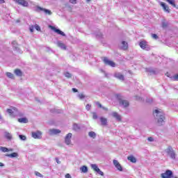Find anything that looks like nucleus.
<instances>
[{
	"label": "nucleus",
	"instance_id": "obj_53",
	"mask_svg": "<svg viewBox=\"0 0 178 178\" xmlns=\"http://www.w3.org/2000/svg\"><path fill=\"white\" fill-rule=\"evenodd\" d=\"M13 44H16V42H13Z\"/></svg>",
	"mask_w": 178,
	"mask_h": 178
},
{
	"label": "nucleus",
	"instance_id": "obj_28",
	"mask_svg": "<svg viewBox=\"0 0 178 178\" xmlns=\"http://www.w3.org/2000/svg\"><path fill=\"white\" fill-rule=\"evenodd\" d=\"M168 77H170L174 81H178V74H175L173 76H170V74H167Z\"/></svg>",
	"mask_w": 178,
	"mask_h": 178
},
{
	"label": "nucleus",
	"instance_id": "obj_25",
	"mask_svg": "<svg viewBox=\"0 0 178 178\" xmlns=\"http://www.w3.org/2000/svg\"><path fill=\"white\" fill-rule=\"evenodd\" d=\"M6 156H8V158H17V156H19V154L16 152H13L10 154H6Z\"/></svg>",
	"mask_w": 178,
	"mask_h": 178
},
{
	"label": "nucleus",
	"instance_id": "obj_37",
	"mask_svg": "<svg viewBox=\"0 0 178 178\" xmlns=\"http://www.w3.org/2000/svg\"><path fill=\"white\" fill-rule=\"evenodd\" d=\"M65 77H67V79H70L72 77V74H70V72H65Z\"/></svg>",
	"mask_w": 178,
	"mask_h": 178
},
{
	"label": "nucleus",
	"instance_id": "obj_41",
	"mask_svg": "<svg viewBox=\"0 0 178 178\" xmlns=\"http://www.w3.org/2000/svg\"><path fill=\"white\" fill-rule=\"evenodd\" d=\"M86 111H90L91 109V104H87L86 106Z\"/></svg>",
	"mask_w": 178,
	"mask_h": 178
},
{
	"label": "nucleus",
	"instance_id": "obj_14",
	"mask_svg": "<svg viewBox=\"0 0 178 178\" xmlns=\"http://www.w3.org/2000/svg\"><path fill=\"white\" fill-rule=\"evenodd\" d=\"M16 2L19 4L21 5L22 6L27 7L29 6V2L26 0H16Z\"/></svg>",
	"mask_w": 178,
	"mask_h": 178
},
{
	"label": "nucleus",
	"instance_id": "obj_48",
	"mask_svg": "<svg viewBox=\"0 0 178 178\" xmlns=\"http://www.w3.org/2000/svg\"><path fill=\"white\" fill-rule=\"evenodd\" d=\"M3 166H5V164H3V163L0 162V167L3 168Z\"/></svg>",
	"mask_w": 178,
	"mask_h": 178
},
{
	"label": "nucleus",
	"instance_id": "obj_44",
	"mask_svg": "<svg viewBox=\"0 0 178 178\" xmlns=\"http://www.w3.org/2000/svg\"><path fill=\"white\" fill-rule=\"evenodd\" d=\"M70 3H73L74 5H75V3H77V0H70Z\"/></svg>",
	"mask_w": 178,
	"mask_h": 178
},
{
	"label": "nucleus",
	"instance_id": "obj_52",
	"mask_svg": "<svg viewBox=\"0 0 178 178\" xmlns=\"http://www.w3.org/2000/svg\"><path fill=\"white\" fill-rule=\"evenodd\" d=\"M0 120H2V115L0 114Z\"/></svg>",
	"mask_w": 178,
	"mask_h": 178
},
{
	"label": "nucleus",
	"instance_id": "obj_54",
	"mask_svg": "<svg viewBox=\"0 0 178 178\" xmlns=\"http://www.w3.org/2000/svg\"><path fill=\"white\" fill-rule=\"evenodd\" d=\"M91 0H87L88 2H90Z\"/></svg>",
	"mask_w": 178,
	"mask_h": 178
},
{
	"label": "nucleus",
	"instance_id": "obj_4",
	"mask_svg": "<svg viewBox=\"0 0 178 178\" xmlns=\"http://www.w3.org/2000/svg\"><path fill=\"white\" fill-rule=\"evenodd\" d=\"M36 12H44L45 13V15H49V16H51V15H52V12H51V10L47 9V8H44L40 6H36V9H35Z\"/></svg>",
	"mask_w": 178,
	"mask_h": 178
},
{
	"label": "nucleus",
	"instance_id": "obj_18",
	"mask_svg": "<svg viewBox=\"0 0 178 178\" xmlns=\"http://www.w3.org/2000/svg\"><path fill=\"white\" fill-rule=\"evenodd\" d=\"M49 133L51 136H54L56 134H59V133H60V130L59 129H49Z\"/></svg>",
	"mask_w": 178,
	"mask_h": 178
},
{
	"label": "nucleus",
	"instance_id": "obj_49",
	"mask_svg": "<svg viewBox=\"0 0 178 178\" xmlns=\"http://www.w3.org/2000/svg\"><path fill=\"white\" fill-rule=\"evenodd\" d=\"M150 74H155V71L151 70V71H150Z\"/></svg>",
	"mask_w": 178,
	"mask_h": 178
},
{
	"label": "nucleus",
	"instance_id": "obj_12",
	"mask_svg": "<svg viewBox=\"0 0 178 178\" xmlns=\"http://www.w3.org/2000/svg\"><path fill=\"white\" fill-rule=\"evenodd\" d=\"M41 136H42V133L40 131L32 132V137L35 139L41 138Z\"/></svg>",
	"mask_w": 178,
	"mask_h": 178
},
{
	"label": "nucleus",
	"instance_id": "obj_2",
	"mask_svg": "<svg viewBox=\"0 0 178 178\" xmlns=\"http://www.w3.org/2000/svg\"><path fill=\"white\" fill-rule=\"evenodd\" d=\"M165 152L167 154V156H169L173 161L176 159V152L172 146H168V148L165 149Z\"/></svg>",
	"mask_w": 178,
	"mask_h": 178
},
{
	"label": "nucleus",
	"instance_id": "obj_42",
	"mask_svg": "<svg viewBox=\"0 0 178 178\" xmlns=\"http://www.w3.org/2000/svg\"><path fill=\"white\" fill-rule=\"evenodd\" d=\"M92 118L93 119H98V115H97V113H92Z\"/></svg>",
	"mask_w": 178,
	"mask_h": 178
},
{
	"label": "nucleus",
	"instance_id": "obj_10",
	"mask_svg": "<svg viewBox=\"0 0 178 178\" xmlns=\"http://www.w3.org/2000/svg\"><path fill=\"white\" fill-rule=\"evenodd\" d=\"M113 163L116 169H118V170H119L120 172H123V168L122 167L119 161H118V160H113Z\"/></svg>",
	"mask_w": 178,
	"mask_h": 178
},
{
	"label": "nucleus",
	"instance_id": "obj_45",
	"mask_svg": "<svg viewBox=\"0 0 178 178\" xmlns=\"http://www.w3.org/2000/svg\"><path fill=\"white\" fill-rule=\"evenodd\" d=\"M147 141H149L150 143H152V141H154V138H152V137H149V138H147Z\"/></svg>",
	"mask_w": 178,
	"mask_h": 178
},
{
	"label": "nucleus",
	"instance_id": "obj_35",
	"mask_svg": "<svg viewBox=\"0 0 178 178\" xmlns=\"http://www.w3.org/2000/svg\"><path fill=\"white\" fill-rule=\"evenodd\" d=\"M78 97H79V99H84V98H86V95H84V94H83V93L78 95Z\"/></svg>",
	"mask_w": 178,
	"mask_h": 178
},
{
	"label": "nucleus",
	"instance_id": "obj_33",
	"mask_svg": "<svg viewBox=\"0 0 178 178\" xmlns=\"http://www.w3.org/2000/svg\"><path fill=\"white\" fill-rule=\"evenodd\" d=\"M0 151H2V152H9V149L5 147H0Z\"/></svg>",
	"mask_w": 178,
	"mask_h": 178
},
{
	"label": "nucleus",
	"instance_id": "obj_36",
	"mask_svg": "<svg viewBox=\"0 0 178 178\" xmlns=\"http://www.w3.org/2000/svg\"><path fill=\"white\" fill-rule=\"evenodd\" d=\"M73 129L74 130H80V127L77 124H74Z\"/></svg>",
	"mask_w": 178,
	"mask_h": 178
},
{
	"label": "nucleus",
	"instance_id": "obj_31",
	"mask_svg": "<svg viewBox=\"0 0 178 178\" xmlns=\"http://www.w3.org/2000/svg\"><path fill=\"white\" fill-rule=\"evenodd\" d=\"M88 136L91 138H95L97 137V134H95V132H94V131H90L88 133Z\"/></svg>",
	"mask_w": 178,
	"mask_h": 178
},
{
	"label": "nucleus",
	"instance_id": "obj_39",
	"mask_svg": "<svg viewBox=\"0 0 178 178\" xmlns=\"http://www.w3.org/2000/svg\"><path fill=\"white\" fill-rule=\"evenodd\" d=\"M96 37H97V38H102V33H100V32L96 33Z\"/></svg>",
	"mask_w": 178,
	"mask_h": 178
},
{
	"label": "nucleus",
	"instance_id": "obj_43",
	"mask_svg": "<svg viewBox=\"0 0 178 178\" xmlns=\"http://www.w3.org/2000/svg\"><path fill=\"white\" fill-rule=\"evenodd\" d=\"M152 37L154 40H158V35H156V34H152Z\"/></svg>",
	"mask_w": 178,
	"mask_h": 178
},
{
	"label": "nucleus",
	"instance_id": "obj_47",
	"mask_svg": "<svg viewBox=\"0 0 178 178\" xmlns=\"http://www.w3.org/2000/svg\"><path fill=\"white\" fill-rule=\"evenodd\" d=\"M72 91H73V92H77L78 90L76 88H73Z\"/></svg>",
	"mask_w": 178,
	"mask_h": 178
},
{
	"label": "nucleus",
	"instance_id": "obj_3",
	"mask_svg": "<svg viewBox=\"0 0 178 178\" xmlns=\"http://www.w3.org/2000/svg\"><path fill=\"white\" fill-rule=\"evenodd\" d=\"M139 46L142 49H144L145 51H150L151 50V46L148 44L147 41L142 40L139 42Z\"/></svg>",
	"mask_w": 178,
	"mask_h": 178
},
{
	"label": "nucleus",
	"instance_id": "obj_24",
	"mask_svg": "<svg viewBox=\"0 0 178 178\" xmlns=\"http://www.w3.org/2000/svg\"><path fill=\"white\" fill-rule=\"evenodd\" d=\"M127 48H129V44H127V42H126V41H122V49L126 50L127 49Z\"/></svg>",
	"mask_w": 178,
	"mask_h": 178
},
{
	"label": "nucleus",
	"instance_id": "obj_26",
	"mask_svg": "<svg viewBox=\"0 0 178 178\" xmlns=\"http://www.w3.org/2000/svg\"><path fill=\"white\" fill-rule=\"evenodd\" d=\"M96 105L97 106H98V108H102V109H103L104 111H108V108L103 106V105L101 104V103H99V102H96Z\"/></svg>",
	"mask_w": 178,
	"mask_h": 178
},
{
	"label": "nucleus",
	"instance_id": "obj_15",
	"mask_svg": "<svg viewBox=\"0 0 178 178\" xmlns=\"http://www.w3.org/2000/svg\"><path fill=\"white\" fill-rule=\"evenodd\" d=\"M161 6H162L163 10H165V12H166L167 13H170V9H169V6H168L166 5V3L161 2Z\"/></svg>",
	"mask_w": 178,
	"mask_h": 178
},
{
	"label": "nucleus",
	"instance_id": "obj_50",
	"mask_svg": "<svg viewBox=\"0 0 178 178\" xmlns=\"http://www.w3.org/2000/svg\"><path fill=\"white\" fill-rule=\"evenodd\" d=\"M56 161L57 163H60V161L58 159H56Z\"/></svg>",
	"mask_w": 178,
	"mask_h": 178
},
{
	"label": "nucleus",
	"instance_id": "obj_17",
	"mask_svg": "<svg viewBox=\"0 0 178 178\" xmlns=\"http://www.w3.org/2000/svg\"><path fill=\"white\" fill-rule=\"evenodd\" d=\"M120 106H122V108H127L129 106V101L127 100H120Z\"/></svg>",
	"mask_w": 178,
	"mask_h": 178
},
{
	"label": "nucleus",
	"instance_id": "obj_5",
	"mask_svg": "<svg viewBox=\"0 0 178 178\" xmlns=\"http://www.w3.org/2000/svg\"><path fill=\"white\" fill-rule=\"evenodd\" d=\"M161 178H172L173 177V172L170 170H167L164 173L161 174Z\"/></svg>",
	"mask_w": 178,
	"mask_h": 178
},
{
	"label": "nucleus",
	"instance_id": "obj_7",
	"mask_svg": "<svg viewBox=\"0 0 178 178\" xmlns=\"http://www.w3.org/2000/svg\"><path fill=\"white\" fill-rule=\"evenodd\" d=\"M103 62L105 63V65H108V66H111V67H115L116 66V64L113 63V61L110 60L106 57L104 58Z\"/></svg>",
	"mask_w": 178,
	"mask_h": 178
},
{
	"label": "nucleus",
	"instance_id": "obj_55",
	"mask_svg": "<svg viewBox=\"0 0 178 178\" xmlns=\"http://www.w3.org/2000/svg\"><path fill=\"white\" fill-rule=\"evenodd\" d=\"M175 178H178V177H175Z\"/></svg>",
	"mask_w": 178,
	"mask_h": 178
},
{
	"label": "nucleus",
	"instance_id": "obj_30",
	"mask_svg": "<svg viewBox=\"0 0 178 178\" xmlns=\"http://www.w3.org/2000/svg\"><path fill=\"white\" fill-rule=\"evenodd\" d=\"M18 122L19 123H27V122H29V120H27V118H22L18 119Z\"/></svg>",
	"mask_w": 178,
	"mask_h": 178
},
{
	"label": "nucleus",
	"instance_id": "obj_29",
	"mask_svg": "<svg viewBox=\"0 0 178 178\" xmlns=\"http://www.w3.org/2000/svg\"><path fill=\"white\" fill-rule=\"evenodd\" d=\"M81 170L83 173H87L88 172V168L86 165L81 167Z\"/></svg>",
	"mask_w": 178,
	"mask_h": 178
},
{
	"label": "nucleus",
	"instance_id": "obj_13",
	"mask_svg": "<svg viewBox=\"0 0 178 178\" xmlns=\"http://www.w3.org/2000/svg\"><path fill=\"white\" fill-rule=\"evenodd\" d=\"M114 77H115V79H118V80H120L121 81H124V76L120 72H115L114 74Z\"/></svg>",
	"mask_w": 178,
	"mask_h": 178
},
{
	"label": "nucleus",
	"instance_id": "obj_27",
	"mask_svg": "<svg viewBox=\"0 0 178 178\" xmlns=\"http://www.w3.org/2000/svg\"><path fill=\"white\" fill-rule=\"evenodd\" d=\"M4 136L7 140H12V134L9 132H5Z\"/></svg>",
	"mask_w": 178,
	"mask_h": 178
},
{
	"label": "nucleus",
	"instance_id": "obj_6",
	"mask_svg": "<svg viewBox=\"0 0 178 178\" xmlns=\"http://www.w3.org/2000/svg\"><path fill=\"white\" fill-rule=\"evenodd\" d=\"M91 168L96 172V173H98V175H100V176H104V172H102L99 168H98V165L97 164H91Z\"/></svg>",
	"mask_w": 178,
	"mask_h": 178
},
{
	"label": "nucleus",
	"instance_id": "obj_9",
	"mask_svg": "<svg viewBox=\"0 0 178 178\" xmlns=\"http://www.w3.org/2000/svg\"><path fill=\"white\" fill-rule=\"evenodd\" d=\"M51 29L53 30V31H54L55 33H56L57 34H59L60 35H62L63 37H66V34H65L63 33V31H60V29H56L55 26H49Z\"/></svg>",
	"mask_w": 178,
	"mask_h": 178
},
{
	"label": "nucleus",
	"instance_id": "obj_32",
	"mask_svg": "<svg viewBox=\"0 0 178 178\" xmlns=\"http://www.w3.org/2000/svg\"><path fill=\"white\" fill-rule=\"evenodd\" d=\"M7 77H8V79H12L13 80V79H15V75H13V74L10 73V72H6V73Z\"/></svg>",
	"mask_w": 178,
	"mask_h": 178
},
{
	"label": "nucleus",
	"instance_id": "obj_8",
	"mask_svg": "<svg viewBox=\"0 0 178 178\" xmlns=\"http://www.w3.org/2000/svg\"><path fill=\"white\" fill-rule=\"evenodd\" d=\"M72 136H73L72 133H69L66 135L65 138V143L67 145H70V144H72Z\"/></svg>",
	"mask_w": 178,
	"mask_h": 178
},
{
	"label": "nucleus",
	"instance_id": "obj_34",
	"mask_svg": "<svg viewBox=\"0 0 178 178\" xmlns=\"http://www.w3.org/2000/svg\"><path fill=\"white\" fill-rule=\"evenodd\" d=\"M19 138H20V140H22V141H26V137L24 135H19Z\"/></svg>",
	"mask_w": 178,
	"mask_h": 178
},
{
	"label": "nucleus",
	"instance_id": "obj_21",
	"mask_svg": "<svg viewBox=\"0 0 178 178\" xmlns=\"http://www.w3.org/2000/svg\"><path fill=\"white\" fill-rule=\"evenodd\" d=\"M127 159L128 161H130V162H132V163H136L137 162V159L134 156H129Z\"/></svg>",
	"mask_w": 178,
	"mask_h": 178
},
{
	"label": "nucleus",
	"instance_id": "obj_11",
	"mask_svg": "<svg viewBox=\"0 0 178 178\" xmlns=\"http://www.w3.org/2000/svg\"><path fill=\"white\" fill-rule=\"evenodd\" d=\"M111 116H113V118H115V119H116L118 122H122V116L119 115L118 112L113 111V113H111Z\"/></svg>",
	"mask_w": 178,
	"mask_h": 178
},
{
	"label": "nucleus",
	"instance_id": "obj_46",
	"mask_svg": "<svg viewBox=\"0 0 178 178\" xmlns=\"http://www.w3.org/2000/svg\"><path fill=\"white\" fill-rule=\"evenodd\" d=\"M29 30L31 31V33H33L34 32V27L32 26L29 28Z\"/></svg>",
	"mask_w": 178,
	"mask_h": 178
},
{
	"label": "nucleus",
	"instance_id": "obj_20",
	"mask_svg": "<svg viewBox=\"0 0 178 178\" xmlns=\"http://www.w3.org/2000/svg\"><path fill=\"white\" fill-rule=\"evenodd\" d=\"M16 111V108H14L13 109H7L8 113H9L10 116H12L13 118H15V111Z\"/></svg>",
	"mask_w": 178,
	"mask_h": 178
},
{
	"label": "nucleus",
	"instance_id": "obj_40",
	"mask_svg": "<svg viewBox=\"0 0 178 178\" xmlns=\"http://www.w3.org/2000/svg\"><path fill=\"white\" fill-rule=\"evenodd\" d=\"M35 29L37 30V31H40L41 30V28L38 24L35 25Z\"/></svg>",
	"mask_w": 178,
	"mask_h": 178
},
{
	"label": "nucleus",
	"instance_id": "obj_23",
	"mask_svg": "<svg viewBox=\"0 0 178 178\" xmlns=\"http://www.w3.org/2000/svg\"><path fill=\"white\" fill-rule=\"evenodd\" d=\"M161 26L163 29H166V27L169 26V22H168L165 19H163L161 22Z\"/></svg>",
	"mask_w": 178,
	"mask_h": 178
},
{
	"label": "nucleus",
	"instance_id": "obj_16",
	"mask_svg": "<svg viewBox=\"0 0 178 178\" xmlns=\"http://www.w3.org/2000/svg\"><path fill=\"white\" fill-rule=\"evenodd\" d=\"M57 46L60 48L61 49H63L64 51H65L66 49V44L65 43H63L62 41L59 40L57 42Z\"/></svg>",
	"mask_w": 178,
	"mask_h": 178
},
{
	"label": "nucleus",
	"instance_id": "obj_51",
	"mask_svg": "<svg viewBox=\"0 0 178 178\" xmlns=\"http://www.w3.org/2000/svg\"><path fill=\"white\" fill-rule=\"evenodd\" d=\"M0 3H5V0H0Z\"/></svg>",
	"mask_w": 178,
	"mask_h": 178
},
{
	"label": "nucleus",
	"instance_id": "obj_1",
	"mask_svg": "<svg viewBox=\"0 0 178 178\" xmlns=\"http://www.w3.org/2000/svg\"><path fill=\"white\" fill-rule=\"evenodd\" d=\"M153 115L157 120V123L159 126H163V124H165V114H163V113L156 109L154 110Z\"/></svg>",
	"mask_w": 178,
	"mask_h": 178
},
{
	"label": "nucleus",
	"instance_id": "obj_19",
	"mask_svg": "<svg viewBox=\"0 0 178 178\" xmlns=\"http://www.w3.org/2000/svg\"><path fill=\"white\" fill-rule=\"evenodd\" d=\"M100 122H101L102 126H106V124H108V120L106 118L101 117Z\"/></svg>",
	"mask_w": 178,
	"mask_h": 178
},
{
	"label": "nucleus",
	"instance_id": "obj_38",
	"mask_svg": "<svg viewBox=\"0 0 178 178\" xmlns=\"http://www.w3.org/2000/svg\"><path fill=\"white\" fill-rule=\"evenodd\" d=\"M35 176H38V177H42V175L39 172L35 171Z\"/></svg>",
	"mask_w": 178,
	"mask_h": 178
},
{
	"label": "nucleus",
	"instance_id": "obj_22",
	"mask_svg": "<svg viewBox=\"0 0 178 178\" xmlns=\"http://www.w3.org/2000/svg\"><path fill=\"white\" fill-rule=\"evenodd\" d=\"M15 74H16V76H18V77H22V76H23V73L22 72V70L17 69L14 71Z\"/></svg>",
	"mask_w": 178,
	"mask_h": 178
}]
</instances>
